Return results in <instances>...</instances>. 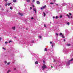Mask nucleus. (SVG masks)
<instances>
[{
    "label": "nucleus",
    "mask_w": 73,
    "mask_h": 73,
    "mask_svg": "<svg viewBox=\"0 0 73 73\" xmlns=\"http://www.w3.org/2000/svg\"><path fill=\"white\" fill-rule=\"evenodd\" d=\"M42 68H43V70H44V69H45V68H46V66H42Z\"/></svg>",
    "instance_id": "obj_1"
},
{
    "label": "nucleus",
    "mask_w": 73,
    "mask_h": 73,
    "mask_svg": "<svg viewBox=\"0 0 73 73\" xmlns=\"http://www.w3.org/2000/svg\"><path fill=\"white\" fill-rule=\"evenodd\" d=\"M46 5H45L43 7H41V9H44L45 8H46Z\"/></svg>",
    "instance_id": "obj_2"
},
{
    "label": "nucleus",
    "mask_w": 73,
    "mask_h": 73,
    "mask_svg": "<svg viewBox=\"0 0 73 73\" xmlns=\"http://www.w3.org/2000/svg\"><path fill=\"white\" fill-rule=\"evenodd\" d=\"M18 15H20V16H23V13H21L19 12L18 13Z\"/></svg>",
    "instance_id": "obj_3"
},
{
    "label": "nucleus",
    "mask_w": 73,
    "mask_h": 73,
    "mask_svg": "<svg viewBox=\"0 0 73 73\" xmlns=\"http://www.w3.org/2000/svg\"><path fill=\"white\" fill-rule=\"evenodd\" d=\"M33 10L34 11H35V13H36V9L35 8H34Z\"/></svg>",
    "instance_id": "obj_4"
},
{
    "label": "nucleus",
    "mask_w": 73,
    "mask_h": 73,
    "mask_svg": "<svg viewBox=\"0 0 73 73\" xmlns=\"http://www.w3.org/2000/svg\"><path fill=\"white\" fill-rule=\"evenodd\" d=\"M10 4H11V3H8L7 4V5H8V6H9V5H10Z\"/></svg>",
    "instance_id": "obj_5"
},
{
    "label": "nucleus",
    "mask_w": 73,
    "mask_h": 73,
    "mask_svg": "<svg viewBox=\"0 0 73 73\" xmlns=\"http://www.w3.org/2000/svg\"><path fill=\"white\" fill-rule=\"evenodd\" d=\"M36 3L37 4H40V2L38 1H37Z\"/></svg>",
    "instance_id": "obj_6"
},
{
    "label": "nucleus",
    "mask_w": 73,
    "mask_h": 73,
    "mask_svg": "<svg viewBox=\"0 0 73 73\" xmlns=\"http://www.w3.org/2000/svg\"><path fill=\"white\" fill-rule=\"evenodd\" d=\"M44 51H45L46 52H47L48 51V50H47V48H45L44 49Z\"/></svg>",
    "instance_id": "obj_7"
},
{
    "label": "nucleus",
    "mask_w": 73,
    "mask_h": 73,
    "mask_svg": "<svg viewBox=\"0 0 73 73\" xmlns=\"http://www.w3.org/2000/svg\"><path fill=\"white\" fill-rule=\"evenodd\" d=\"M63 35V34H62L61 33H60V36H62Z\"/></svg>",
    "instance_id": "obj_8"
},
{
    "label": "nucleus",
    "mask_w": 73,
    "mask_h": 73,
    "mask_svg": "<svg viewBox=\"0 0 73 73\" xmlns=\"http://www.w3.org/2000/svg\"><path fill=\"white\" fill-rule=\"evenodd\" d=\"M12 29H13V30H15V27H12Z\"/></svg>",
    "instance_id": "obj_9"
},
{
    "label": "nucleus",
    "mask_w": 73,
    "mask_h": 73,
    "mask_svg": "<svg viewBox=\"0 0 73 73\" xmlns=\"http://www.w3.org/2000/svg\"><path fill=\"white\" fill-rule=\"evenodd\" d=\"M35 64H38V62L37 61H36L35 62Z\"/></svg>",
    "instance_id": "obj_10"
},
{
    "label": "nucleus",
    "mask_w": 73,
    "mask_h": 73,
    "mask_svg": "<svg viewBox=\"0 0 73 73\" xmlns=\"http://www.w3.org/2000/svg\"><path fill=\"white\" fill-rule=\"evenodd\" d=\"M13 1L14 3H16V0H13Z\"/></svg>",
    "instance_id": "obj_11"
},
{
    "label": "nucleus",
    "mask_w": 73,
    "mask_h": 73,
    "mask_svg": "<svg viewBox=\"0 0 73 73\" xmlns=\"http://www.w3.org/2000/svg\"><path fill=\"white\" fill-rule=\"evenodd\" d=\"M27 1L28 2V3H29V2H30V0H27Z\"/></svg>",
    "instance_id": "obj_12"
},
{
    "label": "nucleus",
    "mask_w": 73,
    "mask_h": 73,
    "mask_svg": "<svg viewBox=\"0 0 73 73\" xmlns=\"http://www.w3.org/2000/svg\"><path fill=\"white\" fill-rule=\"evenodd\" d=\"M55 18L56 19H58V16H56L55 17Z\"/></svg>",
    "instance_id": "obj_13"
},
{
    "label": "nucleus",
    "mask_w": 73,
    "mask_h": 73,
    "mask_svg": "<svg viewBox=\"0 0 73 73\" xmlns=\"http://www.w3.org/2000/svg\"><path fill=\"white\" fill-rule=\"evenodd\" d=\"M62 36V38H65L64 36V35L63 34Z\"/></svg>",
    "instance_id": "obj_14"
},
{
    "label": "nucleus",
    "mask_w": 73,
    "mask_h": 73,
    "mask_svg": "<svg viewBox=\"0 0 73 73\" xmlns=\"http://www.w3.org/2000/svg\"><path fill=\"white\" fill-rule=\"evenodd\" d=\"M5 5V6H7V5H8V3H6Z\"/></svg>",
    "instance_id": "obj_15"
},
{
    "label": "nucleus",
    "mask_w": 73,
    "mask_h": 73,
    "mask_svg": "<svg viewBox=\"0 0 73 73\" xmlns=\"http://www.w3.org/2000/svg\"><path fill=\"white\" fill-rule=\"evenodd\" d=\"M11 72L10 70H8L7 72V73H9V72Z\"/></svg>",
    "instance_id": "obj_16"
},
{
    "label": "nucleus",
    "mask_w": 73,
    "mask_h": 73,
    "mask_svg": "<svg viewBox=\"0 0 73 73\" xmlns=\"http://www.w3.org/2000/svg\"><path fill=\"white\" fill-rule=\"evenodd\" d=\"M43 14L44 15V16H45V15H46V14L44 12L43 13Z\"/></svg>",
    "instance_id": "obj_17"
},
{
    "label": "nucleus",
    "mask_w": 73,
    "mask_h": 73,
    "mask_svg": "<svg viewBox=\"0 0 73 73\" xmlns=\"http://www.w3.org/2000/svg\"><path fill=\"white\" fill-rule=\"evenodd\" d=\"M2 48L4 49V50H6V49H5V48H4V47H3Z\"/></svg>",
    "instance_id": "obj_18"
},
{
    "label": "nucleus",
    "mask_w": 73,
    "mask_h": 73,
    "mask_svg": "<svg viewBox=\"0 0 73 73\" xmlns=\"http://www.w3.org/2000/svg\"><path fill=\"white\" fill-rule=\"evenodd\" d=\"M67 46H70V44H67Z\"/></svg>",
    "instance_id": "obj_19"
},
{
    "label": "nucleus",
    "mask_w": 73,
    "mask_h": 73,
    "mask_svg": "<svg viewBox=\"0 0 73 73\" xmlns=\"http://www.w3.org/2000/svg\"><path fill=\"white\" fill-rule=\"evenodd\" d=\"M44 27H46V26L45 24L44 25Z\"/></svg>",
    "instance_id": "obj_20"
},
{
    "label": "nucleus",
    "mask_w": 73,
    "mask_h": 73,
    "mask_svg": "<svg viewBox=\"0 0 73 73\" xmlns=\"http://www.w3.org/2000/svg\"><path fill=\"white\" fill-rule=\"evenodd\" d=\"M67 24L68 25H70V23H69V22H68L67 23Z\"/></svg>",
    "instance_id": "obj_21"
},
{
    "label": "nucleus",
    "mask_w": 73,
    "mask_h": 73,
    "mask_svg": "<svg viewBox=\"0 0 73 73\" xmlns=\"http://www.w3.org/2000/svg\"><path fill=\"white\" fill-rule=\"evenodd\" d=\"M70 61H73V58H72L70 60Z\"/></svg>",
    "instance_id": "obj_22"
},
{
    "label": "nucleus",
    "mask_w": 73,
    "mask_h": 73,
    "mask_svg": "<svg viewBox=\"0 0 73 73\" xmlns=\"http://www.w3.org/2000/svg\"><path fill=\"white\" fill-rule=\"evenodd\" d=\"M70 61H70V60H68V64H70Z\"/></svg>",
    "instance_id": "obj_23"
},
{
    "label": "nucleus",
    "mask_w": 73,
    "mask_h": 73,
    "mask_svg": "<svg viewBox=\"0 0 73 73\" xmlns=\"http://www.w3.org/2000/svg\"><path fill=\"white\" fill-rule=\"evenodd\" d=\"M67 16L68 17H70V15L68 14L67 15Z\"/></svg>",
    "instance_id": "obj_24"
},
{
    "label": "nucleus",
    "mask_w": 73,
    "mask_h": 73,
    "mask_svg": "<svg viewBox=\"0 0 73 73\" xmlns=\"http://www.w3.org/2000/svg\"><path fill=\"white\" fill-rule=\"evenodd\" d=\"M54 3H53L51 2V3H50V4H54Z\"/></svg>",
    "instance_id": "obj_25"
},
{
    "label": "nucleus",
    "mask_w": 73,
    "mask_h": 73,
    "mask_svg": "<svg viewBox=\"0 0 73 73\" xmlns=\"http://www.w3.org/2000/svg\"><path fill=\"white\" fill-rule=\"evenodd\" d=\"M69 15H70V16H72V14L70 13H69Z\"/></svg>",
    "instance_id": "obj_26"
},
{
    "label": "nucleus",
    "mask_w": 73,
    "mask_h": 73,
    "mask_svg": "<svg viewBox=\"0 0 73 73\" xmlns=\"http://www.w3.org/2000/svg\"><path fill=\"white\" fill-rule=\"evenodd\" d=\"M10 9L12 10V7H10Z\"/></svg>",
    "instance_id": "obj_27"
},
{
    "label": "nucleus",
    "mask_w": 73,
    "mask_h": 73,
    "mask_svg": "<svg viewBox=\"0 0 73 73\" xmlns=\"http://www.w3.org/2000/svg\"><path fill=\"white\" fill-rule=\"evenodd\" d=\"M62 15H60V18H62Z\"/></svg>",
    "instance_id": "obj_28"
},
{
    "label": "nucleus",
    "mask_w": 73,
    "mask_h": 73,
    "mask_svg": "<svg viewBox=\"0 0 73 73\" xmlns=\"http://www.w3.org/2000/svg\"><path fill=\"white\" fill-rule=\"evenodd\" d=\"M12 42V40H10L9 41V43H10L11 42Z\"/></svg>",
    "instance_id": "obj_29"
},
{
    "label": "nucleus",
    "mask_w": 73,
    "mask_h": 73,
    "mask_svg": "<svg viewBox=\"0 0 73 73\" xmlns=\"http://www.w3.org/2000/svg\"><path fill=\"white\" fill-rule=\"evenodd\" d=\"M5 64H7V62L6 61H5Z\"/></svg>",
    "instance_id": "obj_30"
},
{
    "label": "nucleus",
    "mask_w": 73,
    "mask_h": 73,
    "mask_svg": "<svg viewBox=\"0 0 73 73\" xmlns=\"http://www.w3.org/2000/svg\"><path fill=\"white\" fill-rule=\"evenodd\" d=\"M32 9V7H30V9L31 10Z\"/></svg>",
    "instance_id": "obj_31"
},
{
    "label": "nucleus",
    "mask_w": 73,
    "mask_h": 73,
    "mask_svg": "<svg viewBox=\"0 0 73 73\" xmlns=\"http://www.w3.org/2000/svg\"><path fill=\"white\" fill-rule=\"evenodd\" d=\"M7 65H9L10 64V62H8V63H7Z\"/></svg>",
    "instance_id": "obj_32"
},
{
    "label": "nucleus",
    "mask_w": 73,
    "mask_h": 73,
    "mask_svg": "<svg viewBox=\"0 0 73 73\" xmlns=\"http://www.w3.org/2000/svg\"><path fill=\"white\" fill-rule=\"evenodd\" d=\"M39 38H41V36H39Z\"/></svg>",
    "instance_id": "obj_33"
},
{
    "label": "nucleus",
    "mask_w": 73,
    "mask_h": 73,
    "mask_svg": "<svg viewBox=\"0 0 73 73\" xmlns=\"http://www.w3.org/2000/svg\"><path fill=\"white\" fill-rule=\"evenodd\" d=\"M52 48H53V44H52Z\"/></svg>",
    "instance_id": "obj_34"
},
{
    "label": "nucleus",
    "mask_w": 73,
    "mask_h": 73,
    "mask_svg": "<svg viewBox=\"0 0 73 73\" xmlns=\"http://www.w3.org/2000/svg\"><path fill=\"white\" fill-rule=\"evenodd\" d=\"M16 69L15 68H14V70H16Z\"/></svg>",
    "instance_id": "obj_35"
},
{
    "label": "nucleus",
    "mask_w": 73,
    "mask_h": 73,
    "mask_svg": "<svg viewBox=\"0 0 73 73\" xmlns=\"http://www.w3.org/2000/svg\"><path fill=\"white\" fill-rule=\"evenodd\" d=\"M35 0H33V2H35Z\"/></svg>",
    "instance_id": "obj_36"
},
{
    "label": "nucleus",
    "mask_w": 73,
    "mask_h": 73,
    "mask_svg": "<svg viewBox=\"0 0 73 73\" xmlns=\"http://www.w3.org/2000/svg\"><path fill=\"white\" fill-rule=\"evenodd\" d=\"M56 35H57V36H58V34L57 33H56Z\"/></svg>",
    "instance_id": "obj_37"
},
{
    "label": "nucleus",
    "mask_w": 73,
    "mask_h": 73,
    "mask_svg": "<svg viewBox=\"0 0 73 73\" xmlns=\"http://www.w3.org/2000/svg\"><path fill=\"white\" fill-rule=\"evenodd\" d=\"M31 19H32V20H33V17H32L31 18Z\"/></svg>",
    "instance_id": "obj_38"
},
{
    "label": "nucleus",
    "mask_w": 73,
    "mask_h": 73,
    "mask_svg": "<svg viewBox=\"0 0 73 73\" xmlns=\"http://www.w3.org/2000/svg\"><path fill=\"white\" fill-rule=\"evenodd\" d=\"M50 44H52V42H50Z\"/></svg>",
    "instance_id": "obj_39"
},
{
    "label": "nucleus",
    "mask_w": 73,
    "mask_h": 73,
    "mask_svg": "<svg viewBox=\"0 0 73 73\" xmlns=\"http://www.w3.org/2000/svg\"><path fill=\"white\" fill-rule=\"evenodd\" d=\"M7 43H8V42H5V44H7Z\"/></svg>",
    "instance_id": "obj_40"
},
{
    "label": "nucleus",
    "mask_w": 73,
    "mask_h": 73,
    "mask_svg": "<svg viewBox=\"0 0 73 73\" xmlns=\"http://www.w3.org/2000/svg\"><path fill=\"white\" fill-rule=\"evenodd\" d=\"M32 7H33V8H34V7H35V6L34 5H33Z\"/></svg>",
    "instance_id": "obj_41"
},
{
    "label": "nucleus",
    "mask_w": 73,
    "mask_h": 73,
    "mask_svg": "<svg viewBox=\"0 0 73 73\" xmlns=\"http://www.w3.org/2000/svg\"><path fill=\"white\" fill-rule=\"evenodd\" d=\"M54 18H55V17L54 16V17H53V19H54Z\"/></svg>",
    "instance_id": "obj_42"
},
{
    "label": "nucleus",
    "mask_w": 73,
    "mask_h": 73,
    "mask_svg": "<svg viewBox=\"0 0 73 73\" xmlns=\"http://www.w3.org/2000/svg\"><path fill=\"white\" fill-rule=\"evenodd\" d=\"M4 1H6V2H7V0H4Z\"/></svg>",
    "instance_id": "obj_43"
},
{
    "label": "nucleus",
    "mask_w": 73,
    "mask_h": 73,
    "mask_svg": "<svg viewBox=\"0 0 73 73\" xmlns=\"http://www.w3.org/2000/svg\"><path fill=\"white\" fill-rule=\"evenodd\" d=\"M53 62H56V60H54V61Z\"/></svg>",
    "instance_id": "obj_44"
},
{
    "label": "nucleus",
    "mask_w": 73,
    "mask_h": 73,
    "mask_svg": "<svg viewBox=\"0 0 73 73\" xmlns=\"http://www.w3.org/2000/svg\"><path fill=\"white\" fill-rule=\"evenodd\" d=\"M64 41H65V39H64Z\"/></svg>",
    "instance_id": "obj_45"
},
{
    "label": "nucleus",
    "mask_w": 73,
    "mask_h": 73,
    "mask_svg": "<svg viewBox=\"0 0 73 73\" xmlns=\"http://www.w3.org/2000/svg\"><path fill=\"white\" fill-rule=\"evenodd\" d=\"M17 37L16 36H15V38H16Z\"/></svg>",
    "instance_id": "obj_46"
},
{
    "label": "nucleus",
    "mask_w": 73,
    "mask_h": 73,
    "mask_svg": "<svg viewBox=\"0 0 73 73\" xmlns=\"http://www.w3.org/2000/svg\"><path fill=\"white\" fill-rule=\"evenodd\" d=\"M69 19H70V17H68Z\"/></svg>",
    "instance_id": "obj_47"
},
{
    "label": "nucleus",
    "mask_w": 73,
    "mask_h": 73,
    "mask_svg": "<svg viewBox=\"0 0 73 73\" xmlns=\"http://www.w3.org/2000/svg\"><path fill=\"white\" fill-rule=\"evenodd\" d=\"M71 18H72V16L71 17Z\"/></svg>",
    "instance_id": "obj_48"
},
{
    "label": "nucleus",
    "mask_w": 73,
    "mask_h": 73,
    "mask_svg": "<svg viewBox=\"0 0 73 73\" xmlns=\"http://www.w3.org/2000/svg\"><path fill=\"white\" fill-rule=\"evenodd\" d=\"M56 5H58V4H56Z\"/></svg>",
    "instance_id": "obj_49"
},
{
    "label": "nucleus",
    "mask_w": 73,
    "mask_h": 73,
    "mask_svg": "<svg viewBox=\"0 0 73 73\" xmlns=\"http://www.w3.org/2000/svg\"><path fill=\"white\" fill-rule=\"evenodd\" d=\"M51 68H53V66H51Z\"/></svg>",
    "instance_id": "obj_50"
},
{
    "label": "nucleus",
    "mask_w": 73,
    "mask_h": 73,
    "mask_svg": "<svg viewBox=\"0 0 73 73\" xmlns=\"http://www.w3.org/2000/svg\"><path fill=\"white\" fill-rule=\"evenodd\" d=\"M44 62H45V61H44V60L43 61Z\"/></svg>",
    "instance_id": "obj_51"
},
{
    "label": "nucleus",
    "mask_w": 73,
    "mask_h": 73,
    "mask_svg": "<svg viewBox=\"0 0 73 73\" xmlns=\"http://www.w3.org/2000/svg\"><path fill=\"white\" fill-rule=\"evenodd\" d=\"M0 7H1V5H0Z\"/></svg>",
    "instance_id": "obj_52"
},
{
    "label": "nucleus",
    "mask_w": 73,
    "mask_h": 73,
    "mask_svg": "<svg viewBox=\"0 0 73 73\" xmlns=\"http://www.w3.org/2000/svg\"><path fill=\"white\" fill-rule=\"evenodd\" d=\"M27 29V30L28 29Z\"/></svg>",
    "instance_id": "obj_53"
},
{
    "label": "nucleus",
    "mask_w": 73,
    "mask_h": 73,
    "mask_svg": "<svg viewBox=\"0 0 73 73\" xmlns=\"http://www.w3.org/2000/svg\"><path fill=\"white\" fill-rule=\"evenodd\" d=\"M50 24H51V22H50Z\"/></svg>",
    "instance_id": "obj_54"
}]
</instances>
